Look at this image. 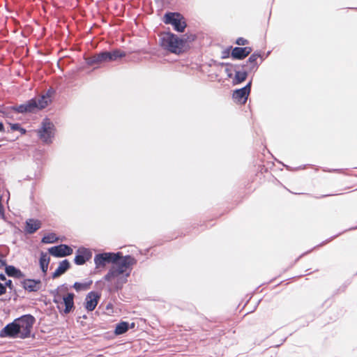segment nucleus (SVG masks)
Listing matches in <instances>:
<instances>
[{
  "mask_svg": "<svg viewBox=\"0 0 357 357\" xmlns=\"http://www.w3.org/2000/svg\"><path fill=\"white\" fill-rule=\"evenodd\" d=\"M61 300V297L59 296H56L54 298V302L56 303H59Z\"/></svg>",
  "mask_w": 357,
  "mask_h": 357,
  "instance_id": "32",
  "label": "nucleus"
},
{
  "mask_svg": "<svg viewBox=\"0 0 357 357\" xmlns=\"http://www.w3.org/2000/svg\"><path fill=\"white\" fill-rule=\"evenodd\" d=\"M3 265V261L0 259V266Z\"/></svg>",
  "mask_w": 357,
  "mask_h": 357,
  "instance_id": "36",
  "label": "nucleus"
},
{
  "mask_svg": "<svg viewBox=\"0 0 357 357\" xmlns=\"http://www.w3.org/2000/svg\"><path fill=\"white\" fill-rule=\"evenodd\" d=\"M248 76L246 71H236L235 75V79L237 83H241L245 80Z\"/></svg>",
  "mask_w": 357,
  "mask_h": 357,
  "instance_id": "27",
  "label": "nucleus"
},
{
  "mask_svg": "<svg viewBox=\"0 0 357 357\" xmlns=\"http://www.w3.org/2000/svg\"><path fill=\"white\" fill-rule=\"evenodd\" d=\"M100 295L94 291L89 292L85 298V307L88 311H93L97 306Z\"/></svg>",
  "mask_w": 357,
  "mask_h": 357,
  "instance_id": "11",
  "label": "nucleus"
},
{
  "mask_svg": "<svg viewBox=\"0 0 357 357\" xmlns=\"http://www.w3.org/2000/svg\"><path fill=\"white\" fill-rule=\"evenodd\" d=\"M41 223L39 220L29 219L26 222V231L32 234L40 227Z\"/></svg>",
  "mask_w": 357,
  "mask_h": 357,
  "instance_id": "19",
  "label": "nucleus"
},
{
  "mask_svg": "<svg viewBox=\"0 0 357 357\" xmlns=\"http://www.w3.org/2000/svg\"><path fill=\"white\" fill-rule=\"evenodd\" d=\"M41 281L40 280H25L23 282L24 288L29 291H37L41 287Z\"/></svg>",
  "mask_w": 357,
  "mask_h": 357,
  "instance_id": "13",
  "label": "nucleus"
},
{
  "mask_svg": "<svg viewBox=\"0 0 357 357\" xmlns=\"http://www.w3.org/2000/svg\"><path fill=\"white\" fill-rule=\"evenodd\" d=\"M124 256L120 252L100 253L95 255L94 264L98 269L105 268L107 264H111L112 266H114Z\"/></svg>",
  "mask_w": 357,
  "mask_h": 357,
  "instance_id": "3",
  "label": "nucleus"
},
{
  "mask_svg": "<svg viewBox=\"0 0 357 357\" xmlns=\"http://www.w3.org/2000/svg\"><path fill=\"white\" fill-rule=\"evenodd\" d=\"M91 284V282H86V283L75 282L73 285V287L77 291H84V290H86L87 289H89Z\"/></svg>",
  "mask_w": 357,
  "mask_h": 357,
  "instance_id": "26",
  "label": "nucleus"
},
{
  "mask_svg": "<svg viewBox=\"0 0 357 357\" xmlns=\"http://www.w3.org/2000/svg\"><path fill=\"white\" fill-rule=\"evenodd\" d=\"M19 126L17 124H15L12 126V128L13 130H17Z\"/></svg>",
  "mask_w": 357,
  "mask_h": 357,
  "instance_id": "34",
  "label": "nucleus"
},
{
  "mask_svg": "<svg viewBox=\"0 0 357 357\" xmlns=\"http://www.w3.org/2000/svg\"><path fill=\"white\" fill-rule=\"evenodd\" d=\"M15 319L10 324H7L1 331L0 337H19V331Z\"/></svg>",
  "mask_w": 357,
  "mask_h": 357,
  "instance_id": "8",
  "label": "nucleus"
},
{
  "mask_svg": "<svg viewBox=\"0 0 357 357\" xmlns=\"http://www.w3.org/2000/svg\"><path fill=\"white\" fill-rule=\"evenodd\" d=\"M36 100L32 99L25 104L17 106L16 110L20 113L33 112L36 109Z\"/></svg>",
  "mask_w": 357,
  "mask_h": 357,
  "instance_id": "16",
  "label": "nucleus"
},
{
  "mask_svg": "<svg viewBox=\"0 0 357 357\" xmlns=\"http://www.w3.org/2000/svg\"><path fill=\"white\" fill-rule=\"evenodd\" d=\"M15 321L19 329V337L26 338L29 337L31 333V329L35 322L34 317L30 314H26L16 319Z\"/></svg>",
  "mask_w": 357,
  "mask_h": 357,
  "instance_id": "4",
  "label": "nucleus"
},
{
  "mask_svg": "<svg viewBox=\"0 0 357 357\" xmlns=\"http://www.w3.org/2000/svg\"><path fill=\"white\" fill-rule=\"evenodd\" d=\"M58 238L56 237L55 234L50 233L45 235L42 238V242L43 243H53L57 241Z\"/></svg>",
  "mask_w": 357,
  "mask_h": 357,
  "instance_id": "24",
  "label": "nucleus"
},
{
  "mask_svg": "<svg viewBox=\"0 0 357 357\" xmlns=\"http://www.w3.org/2000/svg\"><path fill=\"white\" fill-rule=\"evenodd\" d=\"M108 54V61H116L119 58H121L125 56V53L116 50L112 52H107Z\"/></svg>",
  "mask_w": 357,
  "mask_h": 357,
  "instance_id": "22",
  "label": "nucleus"
},
{
  "mask_svg": "<svg viewBox=\"0 0 357 357\" xmlns=\"http://www.w3.org/2000/svg\"><path fill=\"white\" fill-rule=\"evenodd\" d=\"M48 252L52 256L63 257L73 254V249L67 245L61 244L48 249Z\"/></svg>",
  "mask_w": 357,
  "mask_h": 357,
  "instance_id": "7",
  "label": "nucleus"
},
{
  "mask_svg": "<svg viewBox=\"0 0 357 357\" xmlns=\"http://www.w3.org/2000/svg\"><path fill=\"white\" fill-rule=\"evenodd\" d=\"M128 329V324L126 322H121L115 328V333L121 335L126 332Z\"/></svg>",
  "mask_w": 357,
  "mask_h": 357,
  "instance_id": "25",
  "label": "nucleus"
},
{
  "mask_svg": "<svg viewBox=\"0 0 357 357\" xmlns=\"http://www.w3.org/2000/svg\"><path fill=\"white\" fill-rule=\"evenodd\" d=\"M5 284V288L9 287L10 289H12V281L10 280H7L3 282Z\"/></svg>",
  "mask_w": 357,
  "mask_h": 357,
  "instance_id": "30",
  "label": "nucleus"
},
{
  "mask_svg": "<svg viewBox=\"0 0 357 357\" xmlns=\"http://www.w3.org/2000/svg\"><path fill=\"white\" fill-rule=\"evenodd\" d=\"M195 35H190L189 36V43L192 42V41H194L195 39Z\"/></svg>",
  "mask_w": 357,
  "mask_h": 357,
  "instance_id": "33",
  "label": "nucleus"
},
{
  "mask_svg": "<svg viewBox=\"0 0 357 357\" xmlns=\"http://www.w3.org/2000/svg\"><path fill=\"white\" fill-rule=\"evenodd\" d=\"M74 294L72 293H68L66 296L63 297V301L65 305V308L63 310V312L65 314L69 313L74 306Z\"/></svg>",
  "mask_w": 357,
  "mask_h": 357,
  "instance_id": "18",
  "label": "nucleus"
},
{
  "mask_svg": "<svg viewBox=\"0 0 357 357\" xmlns=\"http://www.w3.org/2000/svg\"><path fill=\"white\" fill-rule=\"evenodd\" d=\"M53 94L54 91L50 89L38 99H35L36 100V109H41L47 107L52 102Z\"/></svg>",
  "mask_w": 357,
  "mask_h": 357,
  "instance_id": "12",
  "label": "nucleus"
},
{
  "mask_svg": "<svg viewBox=\"0 0 357 357\" xmlns=\"http://www.w3.org/2000/svg\"><path fill=\"white\" fill-rule=\"evenodd\" d=\"M70 267V263L67 259L63 260L59 264L58 268L52 274V278H56L63 274Z\"/></svg>",
  "mask_w": 357,
  "mask_h": 357,
  "instance_id": "17",
  "label": "nucleus"
},
{
  "mask_svg": "<svg viewBox=\"0 0 357 357\" xmlns=\"http://www.w3.org/2000/svg\"><path fill=\"white\" fill-rule=\"evenodd\" d=\"M6 293L5 284L0 282V296Z\"/></svg>",
  "mask_w": 357,
  "mask_h": 357,
  "instance_id": "29",
  "label": "nucleus"
},
{
  "mask_svg": "<svg viewBox=\"0 0 357 357\" xmlns=\"http://www.w3.org/2000/svg\"><path fill=\"white\" fill-rule=\"evenodd\" d=\"M161 46L172 53L179 54L188 48L187 40L179 38L172 33H163L160 36Z\"/></svg>",
  "mask_w": 357,
  "mask_h": 357,
  "instance_id": "2",
  "label": "nucleus"
},
{
  "mask_svg": "<svg viewBox=\"0 0 357 357\" xmlns=\"http://www.w3.org/2000/svg\"><path fill=\"white\" fill-rule=\"evenodd\" d=\"M163 22L167 24H171L174 29L178 32H183L186 27L184 17L178 13H166Z\"/></svg>",
  "mask_w": 357,
  "mask_h": 357,
  "instance_id": "5",
  "label": "nucleus"
},
{
  "mask_svg": "<svg viewBox=\"0 0 357 357\" xmlns=\"http://www.w3.org/2000/svg\"><path fill=\"white\" fill-rule=\"evenodd\" d=\"M135 264L136 260L133 257L126 255L117 264L111 266L104 276L105 281L107 282V290L109 292L119 291L127 283Z\"/></svg>",
  "mask_w": 357,
  "mask_h": 357,
  "instance_id": "1",
  "label": "nucleus"
},
{
  "mask_svg": "<svg viewBox=\"0 0 357 357\" xmlns=\"http://www.w3.org/2000/svg\"><path fill=\"white\" fill-rule=\"evenodd\" d=\"M6 273L11 277L19 278L21 275V271L13 266H8L6 268Z\"/></svg>",
  "mask_w": 357,
  "mask_h": 357,
  "instance_id": "23",
  "label": "nucleus"
},
{
  "mask_svg": "<svg viewBox=\"0 0 357 357\" xmlns=\"http://www.w3.org/2000/svg\"><path fill=\"white\" fill-rule=\"evenodd\" d=\"M252 50L250 47H235L231 52V56L235 59H242L247 56Z\"/></svg>",
  "mask_w": 357,
  "mask_h": 357,
  "instance_id": "14",
  "label": "nucleus"
},
{
  "mask_svg": "<svg viewBox=\"0 0 357 357\" xmlns=\"http://www.w3.org/2000/svg\"><path fill=\"white\" fill-rule=\"evenodd\" d=\"M50 257L46 252H42L40 257V266L44 275L46 274L50 264Z\"/></svg>",
  "mask_w": 357,
  "mask_h": 357,
  "instance_id": "20",
  "label": "nucleus"
},
{
  "mask_svg": "<svg viewBox=\"0 0 357 357\" xmlns=\"http://www.w3.org/2000/svg\"><path fill=\"white\" fill-rule=\"evenodd\" d=\"M54 135V128L53 123L47 119L42 123V127L39 130L40 139L45 143H50Z\"/></svg>",
  "mask_w": 357,
  "mask_h": 357,
  "instance_id": "6",
  "label": "nucleus"
},
{
  "mask_svg": "<svg viewBox=\"0 0 357 357\" xmlns=\"http://www.w3.org/2000/svg\"><path fill=\"white\" fill-rule=\"evenodd\" d=\"M261 55L259 54L254 53L248 59L247 65L250 71L254 70L257 68V60Z\"/></svg>",
  "mask_w": 357,
  "mask_h": 357,
  "instance_id": "21",
  "label": "nucleus"
},
{
  "mask_svg": "<svg viewBox=\"0 0 357 357\" xmlns=\"http://www.w3.org/2000/svg\"><path fill=\"white\" fill-rule=\"evenodd\" d=\"M236 43L238 45H245L248 43V41L245 39H244L243 38H238L236 40Z\"/></svg>",
  "mask_w": 357,
  "mask_h": 357,
  "instance_id": "28",
  "label": "nucleus"
},
{
  "mask_svg": "<svg viewBox=\"0 0 357 357\" xmlns=\"http://www.w3.org/2000/svg\"><path fill=\"white\" fill-rule=\"evenodd\" d=\"M91 257L92 252L91 250L85 248H80L77 250L74 261L76 264L82 265L89 260Z\"/></svg>",
  "mask_w": 357,
  "mask_h": 357,
  "instance_id": "9",
  "label": "nucleus"
},
{
  "mask_svg": "<svg viewBox=\"0 0 357 357\" xmlns=\"http://www.w3.org/2000/svg\"><path fill=\"white\" fill-rule=\"evenodd\" d=\"M6 280V278L5 277V275L3 274H0V282L3 283V282H5Z\"/></svg>",
  "mask_w": 357,
  "mask_h": 357,
  "instance_id": "31",
  "label": "nucleus"
},
{
  "mask_svg": "<svg viewBox=\"0 0 357 357\" xmlns=\"http://www.w3.org/2000/svg\"><path fill=\"white\" fill-rule=\"evenodd\" d=\"M3 130V125L2 123L0 122V132Z\"/></svg>",
  "mask_w": 357,
  "mask_h": 357,
  "instance_id": "35",
  "label": "nucleus"
},
{
  "mask_svg": "<svg viewBox=\"0 0 357 357\" xmlns=\"http://www.w3.org/2000/svg\"><path fill=\"white\" fill-rule=\"evenodd\" d=\"M251 82H249L245 87L236 90L233 93V98L241 104H244L250 92Z\"/></svg>",
  "mask_w": 357,
  "mask_h": 357,
  "instance_id": "10",
  "label": "nucleus"
},
{
  "mask_svg": "<svg viewBox=\"0 0 357 357\" xmlns=\"http://www.w3.org/2000/svg\"><path fill=\"white\" fill-rule=\"evenodd\" d=\"M106 61H108V54L107 52H103L89 58L87 63L89 65H93Z\"/></svg>",
  "mask_w": 357,
  "mask_h": 357,
  "instance_id": "15",
  "label": "nucleus"
}]
</instances>
